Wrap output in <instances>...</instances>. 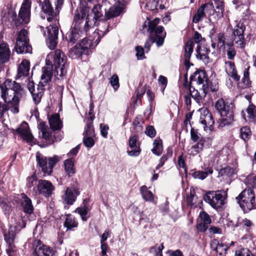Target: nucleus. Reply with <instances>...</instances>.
I'll return each instance as SVG.
<instances>
[{"mask_svg":"<svg viewBox=\"0 0 256 256\" xmlns=\"http://www.w3.org/2000/svg\"><path fill=\"white\" fill-rule=\"evenodd\" d=\"M160 22L158 18H155L152 20L148 18L142 26V32L146 31L149 33L148 38L144 44L146 52L149 51L153 43H156L158 47H160L164 44L166 33L162 26H158Z\"/></svg>","mask_w":256,"mask_h":256,"instance_id":"nucleus-1","label":"nucleus"},{"mask_svg":"<svg viewBox=\"0 0 256 256\" xmlns=\"http://www.w3.org/2000/svg\"><path fill=\"white\" fill-rule=\"evenodd\" d=\"M98 4L95 5L92 10L90 20L93 21L94 26L97 22L102 20H109L114 17L118 16L122 12V8L120 6H113L107 8L110 5L109 0H98Z\"/></svg>","mask_w":256,"mask_h":256,"instance_id":"nucleus-2","label":"nucleus"},{"mask_svg":"<svg viewBox=\"0 0 256 256\" xmlns=\"http://www.w3.org/2000/svg\"><path fill=\"white\" fill-rule=\"evenodd\" d=\"M66 56L60 49L51 52L48 56L46 60V65L54 66L55 76L58 79L63 78L66 75Z\"/></svg>","mask_w":256,"mask_h":256,"instance_id":"nucleus-3","label":"nucleus"},{"mask_svg":"<svg viewBox=\"0 0 256 256\" xmlns=\"http://www.w3.org/2000/svg\"><path fill=\"white\" fill-rule=\"evenodd\" d=\"M89 12L90 8L88 6H80L75 12L72 28L83 34L86 33L90 28L94 26V22L90 20Z\"/></svg>","mask_w":256,"mask_h":256,"instance_id":"nucleus-4","label":"nucleus"},{"mask_svg":"<svg viewBox=\"0 0 256 256\" xmlns=\"http://www.w3.org/2000/svg\"><path fill=\"white\" fill-rule=\"evenodd\" d=\"M62 4V0H44L42 5V10L46 16L42 15V18L44 19L46 17L50 22L58 20Z\"/></svg>","mask_w":256,"mask_h":256,"instance_id":"nucleus-5","label":"nucleus"},{"mask_svg":"<svg viewBox=\"0 0 256 256\" xmlns=\"http://www.w3.org/2000/svg\"><path fill=\"white\" fill-rule=\"evenodd\" d=\"M36 160L38 165L41 168L43 176H46L52 174L54 166L60 160V158L56 155L52 157H46L40 152H37Z\"/></svg>","mask_w":256,"mask_h":256,"instance_id":"nucleus-6","label":"nucleus"},{"mask_svg":"<svg viewBox=\"0 0 256 256\" xmlns=\"http://www.w3.org/2000/svg\"><path fill=\"white\" fill-rule=\"evenodd\" d=\"M1 96H22L26 94L24 88L15 81L7 79L0 85Z\"/></svg>","mask_w":256,"mask_h":256,"instance_id":"nucleus-7","label":"nucleus"},{"mask_svg":"<svg viewBox=\"0 0 256 256\" xmlns=\"http://www.w3.org/2000/svg\"><path fill=\"white\" fill-rule=\"evenodd\" d=\"M236 199L244 213L249 212L255 206L254 194L250 188L244 190Z\"/></svg>","mask_w":256,"mask_h":256,"instance_id":"nucleus-8","label":"nucleus"},{"mask_svg":"<svg viewBox=\"0 0 256 256\" xmlns=\"http://www.w3.org/2000/svg\"><path fill=\"white\" fill-rule=\"evenodd\" d=\"M208 80L204 70H196L190 77L191 84L200 86V90L204 94H209Z\"/></svg>","mask_w":256,"mask_h":256,"instance_id":"nucleus-9","label":"nucleus"},{"mask_svg":"<svg viewBox=\"0 0 256 256\" xmlns=\"http://www.w3.org/2000/svg\"><path fill=\"white\" fill-rule=\"evenodd\" d=\"M226 192L224 190L208 191L204 196V201L216 210H218L222 208L224 204V194Z\"/></svg>","mask_w":256,"mask_h":256,"instance_id":"nucleus-10","label":"nucleus"},{"mask_svg":"<svg viewBox=\"0 0 256 256\" xmlns=\"http://www.w3.org/2000/svg\"><path fill=\"white\" fill-rule=\"evenodd\" d=\"M245 30L244 24L238 22H236V25L232 28V38L234 42L236 47L241 50H244L246 45L244 36Z\"/></svg>","mask_w":256,"mask_h":256,"instance_id":"nucleus-11","label":"nucleus"},{"mask_svg":"<svg viewBox=\"0 0 256 256\" xmlns=\"http://www.w3.org/2000/svg\"><path fill=\"white\" fill-rule=\"evenodd\" d=\"M28 32L22 29L18 32L15 46L16 50L19 54L31 53L32 48L29 44Z\"/></svg>","mask_w":256,"mask_h":256,"instance_id":"nucleus-12","label":"nucleus"},{"mask_svg":"<svg viewBox=\"0 0 256 256\" xmlns=\"http://www.w3.org/2000/svg\"><path fill=\"white\" fill-rule=\"evenodd\" d=\"M30 18V2L25 0L22 4L18 17L15 19L16 26L28 24Z\"/></svg>","mask_w":256,"mask_h":256,"instance_id":"nucleus-13","label":"nucleus"},{"mask_svg":"<svg viewBox=\"0 0 256 256\" xmlns=\"http://www.w3.org/2000/svg\"><path fill=\"white\" fill-rule=\"evenodd\" d=\"M54 190V187L50 182L42 180H38L36 186L33 189L36 194L42 195L46 198L52 195Z\"/></svg>","mask_w":256,"mask_h":256,"instance_id":"nucleus-14","label":"nucleus"},{"mask_svg":"<svg viewBox=\"0 0 256 256\" xmlns=\"http://www.w3.org/2000/svg\"><path fill=\"white\" fill-rule=\"evenodd\" d=\"M80 192V189L74 185L67 187L64 194L62 196L64 204L68 206L72 205L76 200Z\"/></svg>","mask_w":256,"mask_h":256,"instance_id":"nucleus-15","label":"nucleus"},{"mask_svg":"<svg viewBox=\"0 0 256 256\" xmlns=\"http://www.w3.org/2000/svg\"><path fill=\"white\" fill-rule=\"evenodd\" d=\"M200 123L203 125L204 130L210 132L214 130V120L212 114L206 108L201 110Z\"/></svg>","mask_w":256,"mask_h":256,"instance_id":"nucleus-16","label":"nucleus"},{"mask_svg":"<svg viewBox=\"0 0 256 256\" xmlns=\"http://www.w3.org/2000/svg\"><path fill=\"white\" fill-rule=\"evenodd\" d=\"M16 226H10L8 232L6 230H3L4 240L8 247L6 250V252L8 256H12V252H14L15 248L14 242L16 235Z\"/></svg>","mask_w":256,"mask_h":256,"instance_id":"nucleus-17","label":"nucleus"},{"mask_svg":"<svg viewBox=\"0 0 256 256\" xmlns=\"http://www.w3.org/2000/svg\"><path fill=\"white\" fill-rule=\"evenodd\" d=\"M12 132L14 134L18 135L22 138L27 142H32L34 136L30 131L28 124L27 122L24 121L16 130L12 129Z\"/></svg>","mask_w":256,"mask_h":256,"instance_id":"nucleus-18","label":"nucleus"},{"mask_svg":"<svg viewBox=\"0 0 256 256\" xmlns=\"http://www.w3.org/2000/svg\"><path fill=\"white\" fill-rule=\"evenodd\" d=\"M99 42L100 36L96 33H92V34L88 38H83L78 44L86 54L88 49L94 48Z\"/></svg>","mask_w":256,"mask_h":256,"instance_id":"nucleus-19","label":"nucleus"},{"mask_svg":"<svg viewBox=\"0 0 256 256\" xmlns=\"http://www.w3.org/2000/svg\"><path fill=\"white\" fill-rule=\"evenodd\" d=\"M48 38L46 44L50 49H54L58 42V28L56 26H50L47 27Z\"/></svg>","mask_w":256,"mask_h":256,"instance_id":"nucleus-20","label":"nucleus"},{"mask_svg":"<svg viewBox=\"0 0 256 256\" xmlns=\"http://www.w3.org/2000/svg\"><path fill=\"white\" fill-rule=\"evenodd\" d=\"M138 140V136L136 134L131 135L128 140V146L132 149L128 150L126 152L128 156H138L141 152V148L140 144L138 146L137 143Z\"/></svg>","mask_w":256,"mask_h":256,"instance_id":"nucleus-21","label":"nucleus"},{"mask_svg":"<svg viewBox=\"0 0 256 256\" xmlns=\"http://www.w3.org/2000/svg\"><path fill=\"white\" fill-rule=\"evenodd\" d=\"M39 132L42 133V136H40L46 140V144H40V146L44 148L48 146L51 145L54 143V140L52 138V134L48 131V126L44 122H42L38 126Z\"/></svg>","mask_w":256,"mask_h":256,"instance_id":"nucleus-22","label":"nucleus"},{"mask_svg":"<svg viewBox=\"0 0 256 256\" xmlns=\"http://www.w3.org/2000/svg\"><path fill=\"white\" fill-rule=\"evenodd\" d=\"M36 248L34 250V256H54L55 251L48 246L42 244L41 241L38 240L35 242Z\"/></svg>","mask_w":256,"mask_h":256,"instance_id":"nucleus-23","label":"nucleus"},{"mask_svg":"<svg viewBox=\"0 0 256 256\" xmlns=\"http://www.w3.org/2000/svg\"><path fill=\"white\" fill-rule=\"evenodd\" d=\"M89 200L88 198L84 199L82 204L77 208L75 210V212L78 214L82 221H86L90 218L88 215L90 209L88 208Z\"/></svg>","mask_w":256,"mask_h":256,"instance_id":"nucleus-24","label":"nucleus"},{"mask_svg":"<svg viewBox=\"0 0 256 256\" xmlns=\"http://www.w3.org/2000/svg\"><path fill=\"white\" fill-rule=\"evenodd\" d=\"M211 46L214 49L218 52L225 48L226 38L223 32H220L217 34L215 38L211 40Z\"/></svg>","mask_w":256,"mask_h":256,"instance_id":"nucleus-25","label":"nucleus"},{"mask_svg":"<svg viewBox=\"0 0 256 256\" xmlns=\"http://www.w3.org/2000/svg\"><path fill=\"white\" fill-rule=\"evenodd\" d=\"M4 102L6 103V106H8V110H10L14 114H18L19 112V102L20 100L18 97H12L11 100L10 97H2Z\"/></svg>","mask_w":256,"mask_h":256,"instance_id":"nucleus-26","label":"nucleus"},{"mask_svg":"<svg viewBox=\"0 0 256 256\" xmlns=\"http://www.w3.org/2000/svg\"><path fill=\"white\" fill-rule=\"evenodd\" d=\"M10 51L7 44L0 40V64L8 62L10 58Z\"/></svg>","mask_w":256,"mask_h":256,"instance_id":"nucleus-27","label":"nucleus"},{"mask_svg":"<svg viewBox=\"0 0 256 256\" xmlns=\"http://www.w3.org/2000/svg\"><path fill=\"white\" fill-rule=\"evenodd\" d=\"M22 198L23 200L21 202V206L23 212L27 215L30 216L34 213V210L32 200L24 193L22 194Z\"/></svg>","mask_w":256,"mask_h":256,"instance_id":"nucleus-28","label":"nucleus"},{"mask_svg":"<svg viewBox=\"0 0 256 256\" xmlns=\"http://www.w3.org/2000/svg\"><path fill=\"white\" fill-rule=\"evenodd\" d=\"M108 20L104 19L100 20L97 22L96 25L98 28L93 33H96L100 36V41L102 37L108 32L109 24L106 22Z\"/></svg>","mask_w":256,"mask_h":256,"instance_id":"nucleus-29","label":"nucleus"},{"mask_svg":"<svg viewBox=\"0 0 256 256\" xmlns=\"http://www.w3.org/2000/svg\"><path fill=\"white\" fill-rule=\"evenodd\" d=\"M194 43L192 40H188L185 44L184 46V64L187 68H189L190 65V58L193 52Z\"/></svg>","mask_w":256,"mask_h":256,"instance_id":"nucleus-30","label":"nucleus"},{"mask_svg":"<svg viewBox=\"0 0 256 256\" xmlns=\"http://www.w3.org/2000/svg\"><path fill=\"white\" fill-rule=\"evenodd\" d=\"M216 108L218 111L220 116L226 115L227 111H232L233 108L232 103L229 105H226L224 100L221 98L219 99L215 104Z\"/></svg>","mask_w":256,"mask_h":256,"instance_id":"nucleus-31","label":"nucleus"},{"mask_svg":"<svg viewBox=\"0 0 256 256\" xmlns=\"http://www.w3.org/2000/svg\"><path fill=\"white\" fill-rule=\"evenodd\" d=\"M50 128L53 130H58L62 127V123L60 120V115L55 114L48 119Z\"/></svg>","mask_w":256,"mask_h":256,"instance_id":"nucleus-32","label":"nucleus"},{"mask_svg":"<svg viewBox=\"0 0 256 256\" xmlns=\"http://www.w3.org/2000/svg\"><path fill=\"white\" fill-rule=\"evenodd\" d=\"M53 66L46 65L42 68V74L41 76L42 82L48 83L51 80L53 74Z\"/></svg>","mask_w":256,"mask_h":256,"instance_id":"nucleus-33","label":"nucleus"},{"mask_svg":"<svg viewBox=\"0 0 256 256\" xmlns=\"http://www.w3.org/2000/svg\"><path fill=\"white\" fill-rule=\"evenodd\" d=\"M30 62L26 60H24L18 67V78L26 76L29 74L30 71Z\"/></svg>","mask_w":256,"mask_h":256,"instance_id":"nucleus-34","label":"nucleus"},{"mask_svg":"<svg viewBox=\"0 0 256 256\" xmlns=\"http://www.w3.org/2000/svg\"><path fill=\"white\" fill-rule=\"evenodd\" d=\"M78 223L76 220L75 218L71 214L66 215L65 221L64 226L66 228L67 230H71L73 228L78 226Z\"/></svg>","mask_w":256,"mask_h":256,"instance_id":"nucleus-35","label":"nucleus"},{"mask_svg":"<svg viewBox=\"0 0 256 256\" xmlns=\"http://www.w3.org/2000/svg\"><path fill=\"white\" fill-rule=\"evenodd\" d=\"M226 115L221 116H226V118H222L219 121V128H223L224 126L230 124L234 121V112L233 110L227 111Z\"/></svg>","mask_w":256,"mask_h":256,"instance_id":"nucleus-36","label":"nucleus"},{"mask_svg":"<svg viewBox=\"0 0 256 256\" xmlns=\"http://www.w3.org/2000/svg\"><path fill=\"white\" fill-rule=\"evenodd\" d=\"M212 172L213 171L211 168L208 169L206 171H194V170H190V172L189 173V174L192 175L194 178H198L200 180H204L208 176V174H212Z\"/></svg>","mask_w":256,"mask_h":256,"instance_id":"nucleus-37","label":"nucleus"},{"mask_svg":"<svg viewBox=\"0 0 256 256\" xmlns=\"http://www.w3.org/2000/svg\"><path fill=\"white\" fill-rule=\"evenodd\" d=\"M154 147L152 152L155 155L160 156L163 151L162 141L160 138H157L153 142Z\"/></svg>","mask_w":256,"mask_h":256,"instance_id":"nucleus-38","label":"nucleus"},{"mask_svg":"<svg viewBox=\"0 0 256 256\" xmlns=\"http://www.w3.org/2000/svg\"><path fill=\"white\" fill-rule=\"evenodd\" d=\"M210 50L206 48H204L203 49L200 48L198 46L196 48V56L198 58L202 60L204 63L209 62V57L208 56Z\"/></svg>","mask_w":256,"mask_h":256,"instance_id":"nucleus-39","label":"nucleus"},{"mask_svg":"<svg viewBox=\"0 0 256 256\" xmlns=\"http://www.w3.org/2000/svg\"><path fill=\"white\" fill-rule=\"evenodd\" d=\"M83 34L79 32L75 28H72V29L69 34L66 36V39L68 42L74 44L80 38V36Z\"/></svg>","mask_w":256,"mask_h":256,"instance_id":"nucleus-40","label":"nucleus"},{"mask_svg":"<svg viewBox=\"0 0 256 256\" xmlns=\"http://www.w3.org/2000/svg\"><path fill=\"white\" fill-rule=\"evenodd\" d=\"M200 7L202 8V10L204 11V15H205L206 18L207 16L210 18L216 12L214 6L212 3H205L202 4Z\"/></svg>","mask_w":256,"mask_h":256,"instance_id":"nucleus-41","label":"nucleus"},{"mask_svg":"<svg viewBox=\"0 0 256 256\" xmlns=\"http://www.w3.org/2000/svg\"><path fill=\"white\" fill-rule=\"evenodd\" d=\"M64 170L68 177L72 176L75 173L74 163L72 158H68L64 161Z\"/></svg>","mask_w":256,"mask_h":256,"instance_id":"nucleus-42","label":"nucleus"},{"mask_svg":"<svg viewBox=\"0 0 256 256\" xmlns=\"http://www.w3.org/2000/svg\"><path fill=\"white\" fill-rule=\"evenodd\" d=\"M140 194L142 198L148 202H152L154 200V195L151 191L148 190L146 186H143L140 188Z\"/></svg>","mask_w":256,"mask_h":256,"instance_id":"nucleus-43","label":"nucleus"},{"mask_svg":"<svg viewBox=\"0 0 256 256\" xmlns=\"http://www.w3.org/2000/svg\"><path fill=\"white\" fill-rule=\"evenodd\" d=\"M84 54H86V52L78 44H76L75 46L70 48L69 52V56L72 58H79Z\"/></svg>","mask_w":256,"mask_h":256,"instance_id":"nucleus-44","label":"nucleus"},{"mask_svg":"<svg viewBox=\"0 0 256 256\" xmlns=\"http://www.w3.org/2000/svg\"><path fill=\"white\" fill-rule=\"evenodd\" d=\"M248 114L247 118H248V122H253L256 116V106L250 104L246 110Z\"/></svg>","mask_w":256,"mask_h":256,"instance_id":"nucleus-45","label":"nucleus"},{"mask_svg":"<svg viewBox=\"0 0 256 256\" xmlns=\"http://www.w3.org/2000/svg\"><path fill=\"white\" fill-rule=\"evenodd\" d=\"M251 130L248 126H243L240 130V137L244 142L248 141L251 136Z\"/></svg>","mask_w":256,"mask_h":256,"instance_id":"nucleus-46","label":"nucleus"},{"mask_svg":"<svg viewBox=\"0 0 256 256\" xmlns=\"http://www.w3.org/2000/svg\"><path fill=\"white\" fill-rule=\"evenodd\" d=\"M0 207L5 214H9L10 206L8 204V199L6 197H0Z\"/></svg>","mask_w":256,"mask_h":256,"instance_id":"nucleus-47","label":"nucleus"},{"mask_svg":"<svg viewBox=\"0 0 256 256\" xmlns=\"http://www.w3.org/2000/svg\"><path fill=\"white\" fill-rule=\"evenodd\" d=\"M204 18L206 17L204 11L202 10V8L200 7L197 10L196 13L193 16L192 22L193 23L197 24L202 21Z\"/></svg>","mask_w":256,"mask_h":256,"instance_id":"nucleus-48","label":"nucleus"},{"mask_svg":"<svg viewBox=\"0 0 256 256\" xmlns=\"http://www.w3.org/2000/svg\"><path fill=\"white\" fill-rule=\"evenodd\" d=\"M228 248L229 246H227L226 244L218 242L214 250L218 252L220 256H222L224 252V254H226Z\"/></svg>","mask_w":256,"mask_h":256,"instance_id":"nucleus-49","label":"nucleus"},{"mask_svg":"<svg viewBox=\"0 0 256 256\" xmlns=\"http://www.w3.org/2000/svg\"><path fill=\"white\" fill-rule=\"evenodd\" d=\"M84 136H94V130L92 122H88L83 132Z\"/></svg>","mask_w":256,"mask_h":256,"instance_id":"nucleus-50","label":"nucleus"},{"mask_svg":"<svg viewBox=\"0 0 256 256\" xmlns=\"http://www.w3.org/2000/svg\"><path fill=\"white\" fill-rule=\"evenodd\" d=\"M249 76V68H248L244 69L242 78V82L245 86V87H249L251 84V81L250 80Z\"/></svg>","mask_w":256,"mask_h":256,"instance_id":"nucleus-51","label":"nucleus"},{"mask_svg":"<svg viewBox=\"0 0 256 256\" xmlns=\"http://www.w3.org/2000/svg\"><path fill=\"white\" fill-rule=\"evenodd\" d=\"M93 137L94 136H84L82 140L83 144L88 149L90 148L94 145L95 142Z\"/></svg>","mask_w":256,"mask_h":256,"instance_id":"nucleus-52","label":"nucleus"},{"mask_svg":"<svg viewBox=\"0 0 256 256\" xmlns=\"http://www.w3.org/2000/svg\"><path fill=\"white\" fill-rule=\"evenodd\" d=\"M164 248L163 244H161L158 248L156 246H152L150 248V252L153 254L154 256H162V250Z\"/></svg>","mask_w":256,"mask_h":256,"instance_id":"nucleus-53","label":"nucleus"},{"mask_svg":"<svg viewBox=\"0 0 256 256\" xmlns=\"http://www.w3.org/2000/svg\"><path fill=\"white\" fill-rule=\"evenodd\" d=\"M234 174V169L230 166H226L224 168H222L219 172V174H220L221 176H226L228 177H231Z\"/></svg>","mask_w":256,"mask_h":256,"instance_id":"nucleus-54","label":"nucleus"},{"mask_svg":"<svg viewBox=\"0 0 256 256\" xmlns=\"http://www.w3.org/2000/svg\"><path fill=\"white\" fill-rule=\"evenodd\" d=\"M142 97H132L131 102L130 104V108L134 110L140 105L142 103Z\"/></svg>","mask_w":256,"mask_h":256,"instance_id":"nucleus-55","label":"nucleus"},{"mask_svg":"<svg viewBox=\"0 0 256 256\" xmlns=\"http://www.w3.org/2000/svg\"><path fill=\"white\" fill-rule=\"evenodd\" d=\"M146 93L147 96H152L154 94L149 87L144 86L138 90V93L136 96H142Z\"/></svg>","mask_w":256,"mask_h":256,"instance_id":"nucleus-56","label":"nucleus"},{"mask_svg":"<svg viewBox=\"0 0 256 256\" xmlns=\"http://www.w3.org/2000/svg\"><path fill=\"white\" fill-rule=\"evenodd\" d=\"M26 186L28 188H32L38 181V177L36 174H32L30 176L27 178Z\"/></svg>","mask_w":256,"mask_h":256,"instance_id":"nucleus-57","label":"nucleus"},{"mask_svg":"<svg viewBox=\"0 0 256 256\" xmlns=\"http://www.w3.org/2000/svg\"><path fill=\"white\" fill-rule=\"evenodd\" d=\"M145 134L150 138H154L156 135V130L152 126H148L144 132Z\"/></svg>","mask_w":256,"mask_h":256,"instance_id":"nucleus-58","label":"nucleus"},{"mask_svg":"<svg viewBox=\"0 0 256 256\" xmlns=\"http://www.w3.org/2000/svg\"><path fill=\"white\" fill-rule=\"evenodd\" d=\"M199 217L202 220V222L208 224L212 222V220L210 216L205 211H201L199 214Z\"/></svg>","mask_w":256,"mask_h":256,"instance_id":"nucleus-59","label":"nucleus"},{"mask_svg":"<svg viewBox=\"0 0 256 256\" xmlns=\"http://www.w3.org/2000/svg\"><path fill=\"white\" fill-rule=\"evenodd\" d=\"M200 148H208L211 144V140L209 138H202L198 142Z\"/></svg>","mask_w":256,"mask_h":256,"instance_id":"nucleus-60","label":"nucleus"},{"mask_svg":"<svg viewBox=\"0 0 256 256\" xmlns=\"http://www.w3.org/2000/svg\"><path fill=\"white\" fill-rule=\"evenodd\" d=\"M110 82L114 90H116L120 86L118 78L117 75L114 74L110 78Z\"/></svg>","mask_w":256,"mask_h":256,"instance_id":"nucleus-61","label":"nucleus"},{"mask_svg":"<svg viewBox=\"0 0 256 256\" xmlns=\"http://www.w3.org/2000/svg\"><path fill=\"white\" fill-rule=\"evenodd\" d=\"M250 251L246 248H241L235 252L236 256H250Z\"/></svg>","mask_w":256,"mask_h":256,"instance_id":"nucleus-62","label":"nucleus"},{"mask_svg":"<svg viewBox=\"0 0 256 256\" xmlns=\"http://www.w3.org/2000/svg\"><path fill=\"white\" fill-rule=\"evenodd\" d=\"M226 72L228 76H230L235 81L238 82L240 80V76L237 73L236 68L228 71Z\"/></svg>","mask_w":256,"mask_h":256,"instance_id":"nucleus-63","label":"nucleus"},{"mask_svg":"<svg viewBox=\"0 0 256 256\" xmlns=\"http://www.w3.org/2000/svg\"><path fill=\"white\" fill-rule=\"evenodd\" d=\"M158 4V2L156 0H150L146 4V8L150 10H154L156 9Z\"/></svg>","mask_w":256,"mask_h":256,"instance_id":"nucleus-64","label":"nucleus"}]
</instances>
